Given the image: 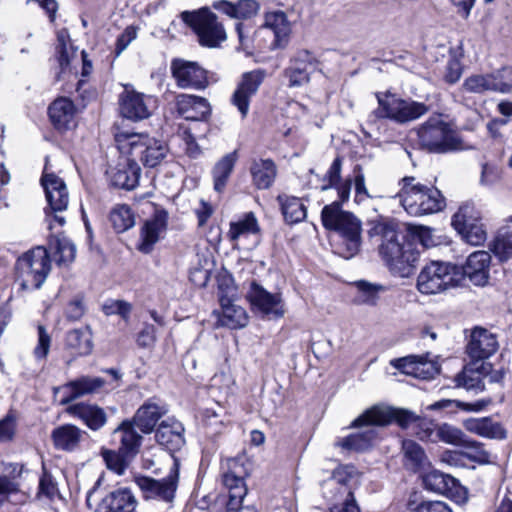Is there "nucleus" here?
Here are the masks:
<instances>
[{"instance_id":"obj_1","label":"nucleus","mask_w":512,"mask_h":512,"mask_svg":"<svg viewBox=\"0 0 512 512\" xmlns=\"http://www.w3.org/2000/svg\"><path fill=\"white\" fill-rule=\"evenodd\" d=\"M340 200L325 205L321 212L323 226L337 233L341 239L338 254L345 259L356 255L361 246V221L351 212L342 209Z\"/></svg>"},{"instance_id":"obj_2","label":"nucleus","mask_w":512,"mask_h":512,"mask_svg":"<svg viewBox=\"0 0 512 512\" xmlns=\"http://www.w3.org/2000/svg\"><path fill=\"white\" fill-rule=\"evenodd\" d=\"M374 230L381 240L379 253L391 273L402 278L411 276L419 258L413 244L407 241L400 242L399 234L392 225L379 224Z\"/></svg>"},{"instance_id":"obj_3","label":"nucleus","mask_w":512,"mask_h":512,"mask_svg":"<svg viewBox=\"0 0 512 512\" xmlns=\"http://www.w3.org/2000/svg\"><path fill=\"white\" fill-rule=\"evenodd\" d=\"M401 186L396 197L404 210L411 216L420 217L441 212L446 207V199L433 185H424L413 176H405L399 181Z\"/></svg>"},{"instance_id":"obj_4","label":"nucleus","mask_w":512,"mask_h":512,"mask_svg":"<svg viewBox=\"0 0 512 512\" xmlns=\"http://www.w3.org/2000/svg\"><path fill=\"white\" fill-rule=\"evenodd\" d=\"M419 145L434 153H447L466 149L451 125L441 114L431 115L417 129Z\"/></svg>"},{"instance_id":"obj_5","label":"nucleus","mask_w":512,"mask_h":512,"mask_svg":"<svg viewBox=\"0 0 512 512\" xmlns=\"http://www.w3.org/2000/svg\"><path fill=\"white\" fill-rule=\"evenodd\" d=\"M115 141L122 153L139 158L146 167H156L168 155L167 144L146 134L121 131L115 134Z\"/></svg>"},{"instance_id":"obj_6","label":"nucleus","mask_w":512,"mask_h":512,"mask_svg":"<svg viewBox=\"0 0 512 512\" xmlns=\"http://www.w3.org/2000/svg\"><path fill=\"white\" fill-rule=\"evenodd\" d=\"M51 270L48 251L37 246L22 254L16 261L15 281L24 291L39 289Z\"/></svg>"},{"instance_id":"obj_7","label":"nucleus","mask_w":512,"mask_h":512,"mask_svg":"<svg viewBox=\"0 0 512 512\" xmlns=\"http://www.w3.org/2000/svg\"><path fill=\"white\" fill-rule=\"evenodd\" d=\"M354 467L339 466L325 481L324 497L331 503L330 512H360L350 485Z\"/></svg>"},{"instance_id":"obj_8","label":"nucleus","mask_w":512,"mask_h":512,"mask_svg":"<svg viewBox=\"0 0 512 512\" xmlns=\"http://www.w3.org/2000/svg\"><path fill=\"white\" fill-rule=\"evenodd\" d=\"M378 108L368 117V123L375 124L377 119L388 118L399 124L415 121L429 112V107L410 99H403L396 95H377Z\"/></svg>"},{"instance_id":"obj_9","label":"nucleus","mask_w":512,"mask_h":512,"mask_svg":"<svg viewBox=\"0 0 512 512\" xmlns=\"http://www.w3.org/2000/svg\"><path fill=\"white\" fill-rule=\"evenodd\" d=\"M462 280L460 269L451 263L433 261L418 275L417 289L421 294L433 295L456 287Z\"/></svg>"},{"instance_id":"obj_10","label":"nucleus","mask_w":512,"mask_h":512,"mask_svg":"<svg viewBox=\"0 0 512 512\" xmlns=\"http://www.w3.org/2000/svg\"><path fill=\"white\" fill-rule=\"evenodd\" d=\"M181 18L194 30L202 46L214 48L226 40L223 25L218 22L216 14L207 7L192 12L184 11Z\"/></svg>"},{"instance_id":"obj_11","label":"nucleus","mask_w":512,"mask_h":512,"mask_svg":"<svg viewBox=\"0 0 512 512\" xmlns=\"http://www.w3.org/2000/svg\"><path fill=\"white\" fill-rule=\"evenodd\" d=\"M420 418L419 415L408 409L374 405L359 415L353 421V426H386L395 421L401 428L406 429L411 425L416 426Z\"/></svg>"},{"instance_id":"obj_12","label":"nucleus","mask_w":512,"mask_h":512,"mask_svg":"<svg viewBox=\"0 0 512 512\" xmlns=\"http://www.w3.org/2000/svg\"><path fill=\"white\" fill-rule=\"evenodd\" d=\"M246 476L247 471L238 460H228L227 471L222 476L223 485L228 491L227 512H256L252 507H242L243 499L247 494V486L244 482Z\"/></svg>"},{"instance_id":"obj_13","label":"nucleus","mask_w":512,"mask_h":512,"mask_svg":"<svg viewBox=\"0 0 512 512\" xmlns=\"http://www.w3.org/2000/svg\"><path fill=\"white\" fill-rule=\"evenodd\" d=\"M179 480V465L175 461L169 474L162 479H154L147 476L135 477V483L141 490L145 499H155L164 502H172L175 497Z\"/></svg>"},{"instance_id":"obj_14","label":"nucleus","mask_w":512,"mask_h":512,"mask_svg":"<svg viewBox=\"0 0 512 512\" xmlns=\"http://www.w3.org/2000/svg\"><path fill=\"white\" fill-rule=\"evenodd\" d=\"M156 108V98L134 90L126 85L119 96L120 114L132 121H141L149 118Z\"/></svg>"},{"instance_id":"obj_15","label":"nucleus","mask_w":512,"mask_h":512,"mask_svg":"<svg viewBox=\"0 0 512 512\" xmlns=\"http://www.w3.org/2000/svg\"><path fill=\"white\" fill-rule=\"evenodd\" d=\"M41 184L44 188L49 208L51 212L54 213L53 220L60 226H63L65 224V218L57 213L66 210L69 203V194L66 184L56 174L48 172L47 167H45L43 172Z\"/></svg>"},{"instance_id":"obj_16","label":"nucleus","mask_w":512,"mask_h":512,"mask_svg":"<svg viewBox=\"0 0 512 512\" xmlns=\"http://www.w3.org/2000/svg\"><path fill=\"white\" fill-rule=\"evenodd\" d=\"M317 70H320L319 60L313 53L303 49L297 51L291 58L284 75L288 79V86L295 88L309 83L311 74Z\"/></svg>"},{"instance_id":"obj_17","label":"nucleus","mask_w":512,"mask_h":512,"mask_svg":"<svg viewBox=\"0 0 512 512\" xmlns=\"http://www.w3.org/2000/svg\"><path fill=\"white\" fill-rule=\"evenodd\" d=\"M171 73L181 89L203 90L208 86L207 72L196 62L174 59Z\"/></svg>"},{"instance_id":"obj_18","label":"nucleus","mask_w":512,"mask_h":512,"mask_svg":"<svg viewBox=\"0 0 512 512\" xmlns=\"http://www.w3.org/2000/svg\"><path fill=\"white\" fill-rule=\"evenodd\" d=\"M266 77L263 69H256L242 74L241 79L232 94L231 103L245 118L249 112L250 100L257 93Z\"/></svg>"},{"instance_id":"obj_19","label":"nucleus","mask_w":512,"mask_h":512,"mask_svg":"<svg viewBox=\"0 0 512 512\" xmlns=\"http://www.w3.org/2000/svg\"><path fill=\"white\" fill-rule=\"evenodd\" d=\"M423 485L429 491L450 495L458 503H464L468 498L467 489L456 478L438 470L426 473L423 476Z\"/></svg>"},{"instance_id":"obj_20","label":"nucleus","mask_w":512,"mask_h":512,"mask_svg":"<svg viewBox=\"0 0 512 512\" xmlns=\"http://www.w3.org/2000/svg\"><path fill=\"white\" fill-rule=\"evenodd\" d=\"M105 385V380L100 377L82 376L62 386L54 387V395L62 393L59 400L60 405H68L73 400L95 394Z\"/></svg>"},{"instance_id":"obj_21","label":"nucleus","mask_w":512,"mask_h":512,"mask_svg":"<svg viewBox=\"0 0 512 512\" xmlns=\"http://www.w3.org/2000/svg\"><path fill=\"white\" fill-rule=\"evenodd\" d=\"M251 305L266 316L279 318L284 315L282 300L278 294H271L262 286L252 283L247 293Z\"/></svg>"},{"instance_id":"obj_22","label":"nucleus","mask_w":512,"mask_h":512,"mask_svg":"<svg viewBox=\"0 0 512 512\" xmlns=\"http://www.w3.org/2000/svg\"><path fill=\"white\" fill-rule=\"evenodd\" d=\"M175 109L178 115L185 120L202 121L211 113L207 99L189 94H179L175 97Z\"/></svg>"},{"instance_id":"obj_23","label":"nucleus","mask_w":512,"mask_h":512,"mask_svg":"<svg viewBox=\"0 0 512 512\" xmlns=\"http://www.w3.org/2000/svg\"><path fill=\"white\" fill-rule=\"evenodd\" d=\"M498 343L496 337L483 328H475L470 336L467 344V354L474 361L473 365L477 362L489 358L496 352Z\"/></svg>"},{"instance_id":"obj_24","label":"nucleus","mask_w":512,"mask_h":512,"mask_svg":"<svg viewBox=\"0 0 512 512\" xmlns=\"http://www.w3.org/2000/svg\"><path fill=\"white\" fill-rule=\"evenodd\" d=\"M168 214L164 210H158L145 221L141 228L139 251L150 253L154 245L160 240L167 228Z\"/></svg>"},{"instance_id":"obj_25","label":"nucleus","mask_w":512,"mask_h":512,"mask_svg":"<svg viewBox=\"0 0 512 512\" xmlns=\"http://www.w3.org/2000/svg\"><path fill=\"white\" fill-rule=\"evenodd\" d=\"M138 500L127 487L118 488L107 494L98 504L95 512H137Z\"/></svg>"},{"instance_id":"obj_26","label":"nucleus","mask_w":512,"mask_h":512,"mask_svg":"<svg viewBox=\"0 0 512 512\" xmlns=\"http://www.w3.org/2000/svg\"><path fill=\"white\" fill-rule=\"evenodd\" d=\"M184 426L175 418L163 420L155 432L157 443L170 452L180 450L185 444Z\"/></svg>"},{"instance_id":"obj_27","label":"nucleus","mask_w":512,"mask_h":512,"mask_svg":"<svg viewBox=\"0 0 512 512\" xmlns=\"http://www.w3.org/2000/svg\"><path fill=\"white\" fill-rule=\"evenodd\" d=\"M490 261L491 256L487 251L473 252L460 270L462 277H468L477 286L485 285L488 281Z\"/></svg>"},{"instance_id":"obj_28","label":"nucleus","mask_w":512,"mask_h":512,"mask_svg":"<svg viewBox=\"0 0 512 512\" xmlns=\"http://www.w3.org/2000/svg\"><path fill=\"white\" fill-rule=\"evenodd\" d=\"M66 413L78 418L91 430L101 429L107 422L105 411L97 405L80 402L68 405Z\"/></svg>"},{"instance_id":"obj_29","label":"nucleus","mask_w":512,"mask_h":512,"mask_svg":"<svg viewBox=\"0 0 512 512\" xmlns=\"http://www.w3.org/2000/svg\"><path fill=\"white\" fill-rule=\"evenodd\" d=\"M132 421H123L113 432L115 438L119 439L118 450L128 457L134 458L139 452L143 437L135 430Z\"/></svg>"},{"instance_id":"obj_30","label":"nucleus","mask_w":512,"mask_h":512,"mask_svg":"<svg viewBox=\"0 0 512 512\" xmlns=\"http://www.w3.org/2000/svg\"><path fill=\"white\" fill-rule=\"evenodd\" d=\"M166 413L167 409L164 406L148 400L138 408L131 421L142 433L149 434L154 430L159 419Z\"/></svg>"},{"instance_id":"obj_31","label":"nucleus","mask_w":512,"mask_h":512,"mask_svg":"<svg viewBox=\"0 0 512 512\" xmlns=\"http://www.w3.org/2000/svg\"><path fill=\"white\" fill-rule=\"evenodd\" d=\"M85 431L75 425L64 424L56 427L51 434L54 447L62 451H74L78 448Z\"/></svg>"},{"instance_id":"obj_32","label":"nucleus","mask_w":512,"mask_h":512,"mask_svg":"<svg viewBox=\"0 0 512 512\" xmlns=\"http://www.w3.org/2000/svg\"><path fill=\"white\" fill-rule=\"evenodd\" d=\"M342 159L337 157L329 167L324 181L328 184L322 187L323 190L334 188L337 191L338 199L340 202L345 203L349 200L350 192L352 188V178L342 179Z\"/></svg>"},{"instance_id":"obj_33","label":"nucleus","mask_w":512,"mask_h":512,"mask_svg":"<svg viewBox=\"0 0 512 512\" xmlns=\"http://www.w3.org/2000/svg\"><path fill=\"white\" fill-rule=\"evenodd\" d=\"M49 116L57 129H67L73 123L75 106L68 98L56 99L49 107Z\"/></svg>"},{"instance_id":"obj_34","label":"nucleus","mask_w":512,"mask_h":512,"mask_svg":"<svg viewBox=\"0 0 512 512\" xmlns=\"http://www.w3.org/2000/svg\"><path fill=\"white\" fill-rule=\"evenodd\" d=\"M463 425L467 431L481 437L495 439H503L506 437V432L501 425L487 417L469 418L463 422Z\"/></svg>"},{"instance_id":"obj_35","label":"nucleus","mask_w":512,"mask_h":512,"mask_svg":"<svg viewBox=\"0 0 512 512\" xmlns=\"http://www.w3.org/2000/svg\"><path fill=\"white\" fill-rule=\"evenodd\" d=\"M237 158V152L233 151L224 155L213 167V187L216 192L222 193L225 190L230 175L233 172Z\"/></svg>"},{"instance_id":"obj_36","label":"nucleus","mask_w":512,"mask_h":512,"mask_svg":"<svg viewBox=\"0 0 512 512\" xmlns=\"http://www.w3.org/2000/svg\"><path fill=\"white\" fill-rule=\"evenodd\" d=\"M141 169L135 160H131L126 166L112 172L111 183L113 186L131 190L138 185Z\"/></svg>"},{"instance_id":"obj_37","label":"nucleus","mask_w":512,"mask_h":512,"mask_svg":"<svg viewBox=\"0 0 512 512\" xmlns=\"http://www.w3.org/2000/svg\"><path fill=\"white\" fill-rule=\"evenodd\" d=\"M356 295L354 303L357 305L375 306L377 305L380 294L385 291L381 284L371 283L366 280H359L354 283Z\"/></svg>"},{"instance_id":"obj_38","label":"nucleus","mask_w":512,"mask_h":512,"mask_svg":"<svg viewBox=\"0 0 512 512\" xmlns=\"http://www.w3.org/2000/svg\"><path fill=\"white\" fill-rule=\"evenodd\" d=\"M251 174L254 184L259 189L269 188L276 176V167L270 159H260L253 162Z\"/></svg>"},{"instance_id":"obj_39","label":"nucleus","mask_w":512,"mask_h":512,"mask_svg":"<svg viewBox=\"0 0 512 512\" xmlns=\"http://www.w3.org/2000/svg\"><path fill=\"white\" fill-rule=\"evenodd\" d=\"M278 201L281 205L282 214L286 222L295 224L306 218V207L300 198L294 196L280 195Z\"/></svg>"},{"instance_id":"obj_40","label":"nucleus","mask_w":512,"mask_h":512,"mask_svg":"<svg viewBox=\"0 0 512 512\" xmlns=\"http://www.w3.org/2000/svg\"><path fill=\"white\" fill-rule=\"evenodd\" d=\"M482 220L480 210L476 208L474 203L466 202L462 204L458 211L452 217V226L455 230H464L473 226Z\"/></svg>"},{"instance_id":"obj_41","label":"nucleus","mask_w":512,"mask_h":512,"mask_svg":"<svg viewBox=\"0 0 512 512\" xmlns=\"http://www.w3.org/2000/svg\"><path fill=\"white\" fill-rule=\"evenodd\" d=\"M66 343L77 355L90 354L93 348L91 330L88 327H84L70 331L67 334Z\"/></svg>"},{"instance_id":"obj_42","label":"nucleus","mask_w":512,"mask_h":512,"mask_svg":"<svg viewBox=\"0 0 512 512\" xmlns=\"http://www.w3.org/2000/svg\"><path fill=\"white\" fill-rule=\"evenodd\" d=\"M371 426L372 425H362L361 427H367V429L343 438L338 442V445L348 450L362 451L367 449L376 438V431L371 428ZM351 427H353V423L351 424ZM358 427L359 426H354V428Z\"/></svg>"},{"instance_id":"obj_43","label":"nucleus","mask_w":512,"mask_h":512,"mask_svg":"<svg viewBox=\"0 0 512 512\" xmlns=\"http://www.w3.org/2000/svg\"><path fill=\"white\" fill-rule=\"evenodd\" d=\"M260 228L255 215L252 212L245 214L242 219L230 223L228 238L237 241L241 236L259 233Z\"/></svg>"},{"instance_id":"obj_44","label":"nucleus","mask_w":512,"mask_h":512,"mask_svg":"<svg viewBox=\"0 0 512 512\" xmlns=\"http://www.w3.org/2000/svg\"><path fill=\"white\" fill-rule=\"evenodd\" d=\"M50 246L55 249L58 265H67L74 261L76 247L68 238L57 235L50 240Z\"/></svg>"},{"instance_id":"obj_45","label":"nucleus","mask_w":512,"mask_h":512,"mask_svg":"<svg viewBox=\"0 0 512 512\" xmlns=\"http://www.w3.org/2000/svg\"><path fill=\"white\" fill-rule=\"evenodd\" d=\"M221 322L231 329L242 328L246 326L248 317L246 311L233 303L222 304Z\"/></svg>"},{"instance_id":"obj_46","label":"nucleus","mask_w":512,"mask_h":512,"mask_svg":"<svg viewBox=\"0 0 512 512\" xmlns=\"http://www.w3.org/2000/svg\"><path fill=\"white\" fill-rule=\"evenodd\" d=\"M265 26L274 32L277 41L285 39L291 30L286 14L282 11L267 13Z\"/></svg>"},{"instance_id":"obj_47","label":"nucleus","mask_w":512,"mask_h":512,"mask_svg":"<svg viewBox=\"0 0 512 512\" xmlns=\"http://www.w3.org/2000/svg\"><path fill=\"white\" fill-rule=\"evenodd\" d=\"M390 364L406 375L421 377L426 362L422 357L410 355L403 358L393 359Z\"/></svg>"},{"instance_id":"obj_48","label":"nucleus","mask_w":512,"mask_h":512,"mask_svg":"<svg viewBox=\"0 0 512 512\" xmlns=\"http://www.w3.org/2000/svg\"><path fill=\"white\" fill-rule=\"evenodd\" d=\"M110 220L114 229L119 233L127 231L135 224L134 214L127 205L115 207L110 214Z\"/></svg>"},{"instance_id":"obj_49","label":"nucleus","mask_w":512,"mask_h":512,"mask_svg":"<svg viewBox=\"0 0 512 512\" xmlns=\"http://www.w3.org/2000/svg\"><path fill=\"white\" fill-rule=\"evenodd\" d=\"M492 251L501 260L506 261L512 258V231L501 229L492 245Z\"/></svg>"},{"instance_id":"obj_50","label":"nucleus","mask_w":512,"mask_h":512,"mask_svg":"<svg viewBox=\"0 0 512 512\" xmlns=\"http://www.w3.org/2000/svg\"><path fill=\"white\" fill-rule=\"evenodd\" d=\"M464 453L467 462H474L479 465H485L491 463V454L484 448V445L477 441H466L464 439Z\"/></svg>"},{"instance_id":"obj_51","label":"nucleus","mask_w":512,"mask_h":512,"mask_svg":"<svg viewBox=\"0 0 512 512\" xmlns=\"http://www.w3.org/2000/svg\"><path fill=\"white\" fill-rule=\"evenodd\" d=\"M402 450L406 459L407 465L416 469L422 466L426 460V455L422 447L413 440H404L402 443Z\"/></svg>"},{"instance_id":"obj_52","label":"nucleus","mask_w":512,"mask_h":512,"mask_svg":"<svg viewBox=\"0 0 512 512\" xmlns=\"http://www.w3.org/2000/svg\"><path fill=\"white\" fill-rule=\"evenodd\" d=\"M101 455L107 468L118 475L124 474L129 461L132 459L124 456L120 450L116 452L113 450L103 449L101 451Z\"/></svg>"},{"instance_id":"obj_53","label":"nucleus","mask_w":512,"mask_h":512,"mask_svg":"<svg viewBox=\"0 0 512 512\" xmlns=\"http://www.w3.org/2000/svg\"><path fill=\"white\" fill-rule=\"evenodd\" d=\"M492 79H490L489 73L487 74H474L467 77L463 84L462 88L464 91L469 93H477L482 94L487 91L492 92Z\"/></svg>"},{"instance_id":"obj_54","label":"nucleus","mask_w":512,"mask_h":512,"mask_svg":"<svg viewBox=\"0 0 512 512\" xmlns=\"http://www.w3.org/2000/svg\"><path fill=\"white\" fill-rule=\"evenodd\" d=\"M489 75L492 79V92L504 94L512 91V67H504Z\"/></svg>"},{"instance_id":"obj_55","label":"nucleus","mask_w":512,"mask_h":512,"mask_svg":"<svg viewBox=\"0 0 512 512\" xmlns=\"http://www.w3.org/2000/svg\"><path fill=\"white\" fill-rule=\"evenodd\" d=\"M464 439V433L457 427L447 423L439 424L437 442H444L450 445H462Z\"/></svg>"},{"instance_id":"obj_56","label":"nucleus","mask_w":512,"mask_h":512,"mask_svg":"<svg viewBox=\"0 0 512 512\" xmlns=\"http://www.w3.org/2000/svg\"><path fill=\"white\" fill-rule=\"evenodd\" d=\"M473 364L466 366L462 373L456 376V383L459 387H464L467 390L480 388V372L478 367H473Z\"/></svg>"},{"instance_id":"obj_57","label":"nucleus","mask_w":512,"mask_h":512,"mask_svg":"<svg viewBox=\"0 0 512 512\" xmlns=\"http://www.w3.org/2000/svg\"><path fill=\"white\" fill-rule=\"evenodd\" d=\"M457 232L466 243L473 246L482 245L487 239V232L482 222Z\"/></svg>"},{"instance_id":"obj_58","label":"nucleus","mask_w":512,"mask_h":512,"mask_svg":"<svg viewBox=\"0 0 512 512\" xmlns=\"http://www.w3.org/2000/svg\"><path fill=\"white\" fill-rule=\"evenodd\" d=\"M439 424L420 418L416 425L415 434L422 441L437 443V433Z\"/></svg>"},{"instance_id":"obj_59","label":"nucleus","mask_w":512,"mask_h":512,"mask_svg":"<svg viewBox=\"0 0 512 512\" xmlns=\"http://www.w3.org/2000/svg\"><path fill=\"white\" fill-rule=\"evenodd\" d=\"M106 315H119L124 321L128 322L132 311V305L124 300H110L103 306Z\"/></svg>"},{"instance_id":"obj_60","label":"nucleus","mask_w":512,"mask_h":512,"mask_svg":"<svg viewBox=\"0 0 512 512\" xmlns=\"http://www.w3.org/2000/svg\"><path fill=\"white\" fill-rule=\"evenodd\" d=\"M502 177L501 169L493 164L484 163L481 169L480 185L484 187H492L497 184Z\"/></svg>"},{"instance_id":"obj_61","label":"nucleus","mask_w":512,"mask_h":512,"mask_svg":"<svg viewBox=\"0 0 512 512\" xmlns=\"http://www.w3.org/2000/svg\"><path fill=\"white\" fill-rule=\"evenodd\" d=\"M57 493V484L54 482L52 476L44 471L39 480L38 497L40 499L52 500Z\"/></svg>"},{"instance_id":"obj_62","label":"nucleus","mask_w":512,"mask_h":512,"mask_svg":"<svg viewBox=\"0 0 512 512\" xmlns=\"http://www.w3.org/2000/svg\"><path fill=\"white\" fill-rule=\"evenodd\" d=\"M51 337L44 326H38V343L34 348V355L37 359H45L49 353Z\"/></svg>"},{"instance_id":"obj_63","label":"nucleus","mask_w":512,"mask_h":512,"mask_svg":"<svg viewBox=\"0 0 512 512\" xmlns=\"http://www.w3.org/2000/svg\"><path fill=\"white\" fill-rule=\"evenodd\" d=\"M16 432V417L8 413L0 420V442H9L14 438Z\"/></svg>"},{"instance_id":"obj_64","label":"nucleus","mask_w":512,"mask_h":512,"mask_svg":"<svg viewBox=\"0 0 512 512\" xmlns=\"http://www.w3.org/2000/svg\"><path fill=\"white\" fill-rule=\"evenodd\" d=\"M441 462L454 468L469 467L464 451L447 450L441 455Z\"/></svg>"}]
</instances>
